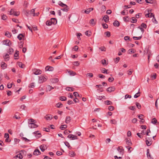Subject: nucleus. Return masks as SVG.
<instances>
[{"label":"nucleus","mask_w":159,"mask_h":159,"mask_svg":"<svg viewBox=\"0 0 159 159\" xmlns=\"http://www.w3.org/2000/svg\"><path fill=\"white\" fill-rule=\"evenodd\" d=\"M146 143L148 146H150L152 143L151 138H146Z\"/></svg>","instance_id":"1"},{"label":"nucleus","mask_w":159,"mask_h":159,"mask_svg":"<svg viewBox=\"0 0 159 159\" xmlns=\"http://www.w3.org/2000/svg\"><path fill=\"white\" fill-rule=\"evenodd\" d=\"M47 80V78L41 75L39 77V83H41L44 82L46 81Z\"/></svg>","instance_id":"2"},{"label":"nucleus","mask_w":159,"mask_h":159,"mask_svg":"<svg viewBox=\"0 0 159 159\" xmlns=\"http://www.w3.org/2000/svg\"><path fill=\"white\" fill-rule=\"evenodd\" d=\"M93 8H90L87 9V10H83L81 11V12L83 13H86L87 14H89L90 11L93 10Z\"/></svg>","instance_id":"3"},{"label":"nucleus","mask_w":159,"mask_h":159,"mask_svg":"<svg viewBox=\"0 0 159 159\" xmlns=\"http://www.w3.org/2000/svg\"><path fill=\"white\" fill-rule=\"evenodd\" d=\"M22 158L23 156L21 153H19L17 155L13 157L12 159H21Z\"/></svg>","instance_id":"4"},{"label":"nucleus","mask_w":159,"mask_h":159,"mask_svg":"<svg viewBox=\"0 0 159 159\" xmlns=\"http://www.w3.org/2000/svg\"><path fill=\"white\" fill-rule=\"evenodd\" d=\"M25 37V34H20L17 36V38L20 40H24Z\"/></svg>","instance_id":"5"},{"label":"nucleus","mask_w":159,"mask_h":159,"mask_svg":"<svg viewBox=\"0 0 159 159\" xmlns=\"http://www.w3.org/2000/svg\"><path fill=\"white\" fill-rule=\"evenodd\" d=\"M29 126L30 128H36L38 127V126L33 123H30L29 124Z\"/></svg>","instance_id":"6"},{"label":"nucleus","mask_w":159,"mask_h":159,"mask_svg":"<svg viewBox=\"0 0 159 159\" xmlns=\"http://www.w3.org/2000/svg\"><path fill=\"white\" fill-rule=\"evenodd\" d=\"M41 154L40 151L38 149H35L33 152V155L36 156L38 155Z\"/></svg>","instance_id":"7"},{"label":"nucleus","mask_w":159,"mask_h":159,"mask_svg":"<svg viewBox=\"0 0 159 159\" xmlns=\"http://www.w3.org/2000/svg\"><path fill=\"white\" fill-rule=\"evenodd\" d=\"M34 73L35 75H38L41 74L42 71L39 70L35 69L34 70Z\"/></svg>","instance_id":"8"},{"label":"nucleus","mask_w":159,"mask_h":159,"mask_svg":"<svg viewBox=\"0 0 159 159\" xmlns=\"http://www.w3.org/2000/svg\"><path fill=\"white\" fill-rule=\"evenodd\" d=\"M50 20L52 25H55L57 23V19L55 18H52Z\"/></svg>","instance_id":"9"},{"label":"nucleus","mask_w":159,"mask_h":159,"mask_svg":"<svg viewBox=\"0 0 159 159\" xmlns=\"http://www.w3.org/2000/svg\"><path fill=\"white\" fill-rule=\"evenodd\" d=\"M40 148L42 152H44L47 149L46 145L43 144L40 146Z\"/></svg>","instance_id":"10"},{"label":"nucleus","mask_w":159,"mask_h":159,"mask_svg":"<svg viewBox=\"0 0 159 159\" xmlns=\"http://www.w3.org/2000/svg\"><path fill=\"white\" fill-rule=\"evenodd\" d=\"M115 90V88L114 87H109L107 89V91L109 92L114 91Z\"/></svg>","instance_id":"11"},{"label":"nucleus","mask_w":159,"mask_h":159,"mask_svg":"<svg viewBox=\"0 0 159 159\" xmlns=\"http://www.w3.org/2000/svg\"><path fill=\"white\" fill-rule=\"evenodd\" d=\"M3 43L4 44L7 45V46H9L10 41L9 40H6L2 41Z\"/></svg>","instance_id":"12"},{"label":"nucleus","mask_w":159,"mask_h":159,"mask_svg":"<svg viewBox=\"0 0 159 159\" xmlns=\"http://www.w3.org/2000/svg\"><path fill=\"white\" fill-rule=\"evenodd\" d=\"M71 120V118L70 116H67L66 118L65 122L66 124L69 123Z\"/></svg>","instance_id":"13"},{"label":"nucleus","mask_w":159,"mask_h":159,"mask_svg":"<svg viewBox=\"0 0 159 159\" xmlns=\"http://www.w3.org/2000/svg\"><path fill=\"white\" fill-rule=\"evenodd\" d=\"M145 16L148 17H153V18L154 16V15L153 13H148V14H147L145 15Z\"/></svg>","instance_id":"14"},{"label":"nucleus","mask_w":159,"mask_h":159,"mask_svg":"<svg viewBox=\"0 0 159 159\" xmlns=\"http://www.w3.org/2000/svg\"><path fill=\"white\" fill-rule=\"evenodd\" d=\"M103 19L105 22L107 23L109 21V17L107 15H106L104 16Z\"/></svg>","instance_id":"15"},{"label":"nucleus","mask_w":159,"mask_h":159,"mask_svg":"<svg viewBox=\"0 0 159 159\" xmlns=\"http://www.w3.org/2000/svg\"><path fill=\"white\" fill-rule=\"evenodd\" d=\"M44 118L47 120H50L52 119V115H46Z\"/></svg>","instance_id":"16"},{"label":"nucleus","mask_w":159,"mask_h":159,"mask_svg":"<svg viewBox=\"0 0 159 159\" xmlns=\"http://www.w3.org/2000/svg\"><path fill=\"white\" fill-rule=\"evenodd\" d=\"M45 70L46 71H52L53 70V68L52 67L47 66L45 67Z\"/></svg>","instance_id":"17"},{"label":"nucleus","mask_w":159,"mask_h":159,"mask_svg":"<svg viewBox=\"0 0 159 159\" xmlns=\"http://www.w3.org/2000/svg\"><path fill=\"white\" fill-rule=\"evenodd\" d=\"M7 66V65L4 62H2L1 63V66L3 69H5Z\"/></svg>","instance_id":"18"},{"label":"nucleus","mask_w":159,"mask_h":159,"mask_svg":"<svg viewBox=\"0 0 159 159\" xmlns=\"http://www.w3.org/2000/svg\"><path fill=\"white\" fill-rule=\"evenodd\" d=\"M114 26L116 27H118L120 25V23L117 20H116L114 21L113 23Z\"/></svg>","instance_id":"19"},{"label":"nucleus","mask_w":159,"mask_h":159,"mask_svg":"<svg viewBox=\"0 0 159 159\" xmlns=\"http://www.w3.org/2000/svg\"><path fill=\"white\" fill-rule=\"evenodd\" d=\"M63 8L61 9V10L63 11H65L66 12H67L69 10V8L67 6V7H63Z\"/></svg>","instance_id":"20"},{"label":"nucleus","mask_w":159,"mask_h":159,"mask_svg":"<svg viewBox=\"0 0 159 159\" xmlns=\"http://www.w3.org/2000/svg\"><path fill=\"white\" fill-rule=\"evenodd\" d=\"M58 5H60V6L62 7H67V5H66V4L63 3L61 1L59 2L58 3Z\"/></svg>","instance_id":"21"},{"label":"nucleus","mask_w":159,"mask_h":159,"mask_svg":"<svg viewBox=\"0 0 159 159\" xmlns=\"http://www.w3.org/2000/svg\"><path fill=\"white\" fill-rule=\"evenodd\" d=\"M69 155L70 157H73L75 156V154L74 152L71 151L69 152Z\"/></svg>","instance_id":"22"},{"label":"nucleus","mask_w":159,"mask_h":159,"mask_svg":"<svg viewBox=\"0 0 159 159\" xmlns=\"http://www.w3.org/2000/svg\"><path fill=\"white\" fill-rule=\"evenodd\" d=\"M66 89L67 91L71 92L74 91V88L69 87H66Z\"/></svg>","instance_id":"23"},{"label":"nucleus","mask_w":159,"mask_h":159,"mask_svg":"<svg viewBox=\"0 0 159 159\" xmlns=\"http://www.w3.org/2000/svg\"><path fill=\"white\" fill-rule=\"evenodd\" d=\"M89 23L90 24L94 25H95V22L94 21V19H91L89 21Z\"/></svg>","instance_id":"24"},{"label":"nucleus","mask_w":159,"mask_h":159,"mask_svg":"<svg viewBox=\"0 0 159 159\" xmlns=\"http://www.w3.org/2000/svg\"><path fill=\"white\" fill-rule=\"evenodd\" d=\"M35 9H33L31 10L30 11V15H33V16H35Z\"/></svg>","instance_id":"25"},{"label":"nucleus","mask_w":159,"mask_h":159,"mask_svg":"<svg viewBox=\"0 0 159 159\" xmlns=\"http://www.w3.org/2000/svg\"><path fill=\"white\" fill-rule=\"evenodd\" d=\"M17 63L18 64L20 68H23L24 67V65L22 64L21 62H18Z\"/></svg>","instance_id":"26"},{"label":"nucleus","mask_w":159,"mask_h":159,"mask_svg":"<svg viewBox=\"0 0 159 159\" xmlns=\"http://www.w3.org/2000/svg\"><path fill=\"white\" fill-rule=\"evenodd\" d=\"M107 105H111L112 104V103L111 102L107 100L104 102Z\"/></svg>","instance_id":"27"},{"label":"nucleus","mask_w":159,"mask_h":159,"mask_svg":"<svg viewBox=\"0 0 159 159\" xmlns=\"http://www.w3.org/2000/svg\"><path fill=\"white\" fill-rule=\"evenodd\" d=\"M5 35L9 38H10L11 36V34L9 32H7L5 34Z\"/></svg>","instance_id":"28"},{"label":"nucleus","mask_w":159,"mask_h":159,"mask_svg":"<svg viewBox=\"0 0 159 159\" xmlns=\"http://www.w3.org/2000/svg\"><path fill=\"white\" fill-rule=\"evenodd\" d=\"M58 81V79L57 78L53 79L51 80V82L52 83H55L57 82Z\"/></svg>","instance_id":"29"},{"label":"nucleus","mask_w":159,"mask_h":159,"mask_svg":"<svg viewBox=\"0 0 159 159\" xmlns=\"http://www.w3.org/2000/svg\"><path fill=\"white\" fill-rule=\"evenodd\" d=\"M46 25L48 26H50L52 25V23H51V21L50 20H48L46 22Z\"/></svg>","instance_id":"30"},{"label":"nucleus","mask_w":159,"mask_h":159,"mask_svg":"<svg viewBox=\"0 0 159 159\" xmlns=\"http://www.w3.org/2000/svg\"><path fill=\"white\" fill-rule=\"evenodd\" d=\"M147 155L148 157L150 159L152 158V157L151 156L150 154L149 153V150L148 149H147Z\"/></svg>","instance_id":"31"},{"label":"nucleus","mask_w":159,"mask_h":159,"mask_svg":"<svg viewBox=\"0 0 159 159\" xmlns=\"http://www.w3.org/2000/svg\"><path fill=\"white\" fill-rule=\"evenodd\" d=\"M142 37V36H139V37L134 36L133 37V38L134 40H138L141 39Z\"/></svg>","instance_id":"32"},{"label":"nucleus","mask_w":159,"mask_h":159,"mask_svg":"<svg viewBox=\"0 0 159 159\" xmlns=\"http://www.w3.org/2000/svg\"><path fill=\"white\" fill-rule=\"evenodd\" d=\"M85 34L88 36H90L91 35V32L89 31H86L85 32Z\"/></svg>","instance_id":"33"},{"label":"nucleus","mask_w":159,"mask_h":159,"mask_svg":"<svg viewBox=\"0 0 159 159\" xmlns=\"http://www.w3.org/2000/svg\"><path fill=\"white\" fill-rule=\"evenodd\" d=\"M135 52V50L133 49H130L128 51V52L129 54H131L132 53H134Z\"/></svg>","instance_id":"34"},{"label":"nucleus","mask_w":159,"mask_h":159,"mask_svg":"<svg viewBox=\"0 0 159 159\" xmlns=\"http://www.w3.org/2000/svg\"><path fill=\"white\" fill-rule=\"evenodd\" d=\"M67 126L66 125H62L61 126L60 129L61 130H64L65 129H66L67 128Z\"/></svg>","instance_id":"35"},{"label":"nucleus","mask_w":159,"mask_h":159,"mask_svg":"<svg viewBox=\"0 0 159 159\" xmlns=\"http://www.w3.org/2000/svg\"><path fill=\"white\" fill-rule=\"evenodd\" d=\"M140 93L139 91L138 93L135 94L134 96V97L135 98H137L140 95Z\"/></svg>","instance_id":"36"},{"label":"nucleus","mask_w":159,"mask_h":159,"mask_svg":"<svg viewBox=\"0 0 159 159\" xmlns=\"http://www.w3.org/2000/svg\"><path fill=\"white\" fill-rule=\"evenodd\" d=\"M24 44V42H23L20 41L19 43V47L20 48H21L23 47V45Z\"/></svg>","instance_id":"37"},{"label":"nucleus","mask_w":159,"mask_h":159,"mask_svg":"<svg viewBox=\"0 0 159 159\" xmlns=\"http://www.w3.org/2000/svg\"><path fill=\"white\" fill-rule=\"evenodd\" d=\"M60 99L62 101H65L66 100V98L65 96H61L60 97Z\"/></svg>","instance_id":"38"},{"label":"nucleus","mask_w":159,"mask_h":159,"mask_svg":"<svg viewBox=\"0 0 159 159\" xmlns=\"http://www.w3.org/2000/svg\"><path fill=\"white\" fill-rule=\"evenodd\" d=\"M102 98L104 99H106L105 97L104 96H99L97 98L98 99L100 100H102Z\"/></svg>","instance_id":"39"},{"label":"nucleus","mask_w":159,"mask_h":159,"mask_svg":"<svg viewBox=\"0 0 159 159\" xmlns=\"http://www.w3.org/2000/svg\"><path fill=\"white\" fill-rule=\"evenodd\" d=\"M131 19L132 21H131V22L132 23H136L137 21V20L136 18H135L134 17H132L131 18Z\"/></svg>","instance_id":"40"},{"label":"nucleus","mask_w":159,"mask_h":159,"mask_svg":"<svg viewBox=\"0 0 159 159\" xmlns=\"http://www.w3.org/2000/svg\"><path fill=\"white\" fill-rule=\"evenodd\" d=\"M117 150L120 153H122V152L123 153V150L122 149V147H119L117 149Z\"/></svg>","instance_id":"41"},{"label":"nucleus","mask_w":159,"mask_h":159,"mask_svg":"<svg viewBox=\"0 0 159 159\" xmlns=\"http://www.w3.org/2000/svg\"><path fill=\"white\" fill-rule=\"evenodd\" d=\"M101 62L103 65H107L106 63V60L105 59H103L101 61Z\"/></svg>","instance_id":"42"},{"label":"nucleus","mask_w":159,"mask_h":159,"mask_svg":"<svg viewBox=\"0 0 159 159\" xmlns=\"http://www.w3.org/2000/svg\"><path fill=\"white\" fill-rule=\"evenodd\" d=\"M107 70H106L105 68H102V72L103 73L107 74Z\"/></svg>","instance_id":"43"},{"label":"nucleus","mask_w":159,"mask_h":159,"mask_svg":"<svg viewBox=\"0 0 159 159\" xmlns=\"http://www.w3.org/2000/svg\"><path fill=\"white\" fill-rule=\"evenodd\" d=\"M140 26L142 28L143 27L145 29H146L147 27L146 25L145 24L143 23L141 24Z\"/></svg>","instance_id":"44"},{"label":"nucleus","mask_w":159,"mask_h":159,"mask_svg":"<svg viewBox=\"0 0 159 159\" xmlns=\"http://www.w3.org/2000/svg\"><path fill=\"white\" fill-rule=\"evenodd\" d=\"M105 34H106V35L107 37H110L111 36V33L109 31H107L105 33Z\"/></svg>","instance_id":"45"},{"label":"nucleus","mask_w":159,"mask_h":159,"mask_svg":"<svg viewBox=\"0 0 159 159\" xmlns=\"http://www.w3.org/2000/svg\"><path fill=\"white\" fill-rule=\"evenodd\" d=\"M157 122V120L155 118H153L151 122L153 124H155Z\"/></svg>","instance_id":"46"},{"label":"nucleus","mask_w":159,"mask_h":159,"mask_svg":"<svg viewBox=\"0 0 159 159\" xmlns=\"http://www.w3.org/2000/svg\"><path fill=\"white\" fill-rule=\"evenodd\" d=\"M7 18V16L6 15L3 14L2 16V19L4 20H6Z\"/></svg>","instance_id":"47"},{"label":"nucleus","mask_w":159,"mask_h":159,"mask_svg":"<svg viewBox=\"0 0 159 159\" xmlns=\"http://www.w3.org/2000/svg\"><path fill=\"white\" fill-rule=\"evenodd\" d=\"M73 64L74 66H78L80 64L78 61H74L73 62Z\"/></svg>","instance_id":"48"},{"label":"nucleus","mask_w":159,"mask_h":159,"mask_svg":"<svg viewBox=\"0 0 159 159\" xmlns=\"http://www.w3.org/2000/svg\"><path fill=\"white\" fill-rule=\"evenodd\" d=\"M102 26L103 28L104 29H107L108 28V26L107 24H102Z\"/></svg>","instance_id":"49"},{"label":"nucleus","mask_w":159,"mask_h":159,"mask_svg":"<svg viewBox=\"0 0 159 159\" xmlns=\"http://www.w3.org/2000/svg\"><path fill=\"white\" fill-rule=\"evenodd\" d=\"M136 105L138 108L139 109H140L141 106L140 104L138 102L136 103Z\"/></svg>","instance_id":"50"},{"label":"nucleus","mask_w":159,"mask_h":159,"mask_svg":"<svg viewBox=\"0 0 159 159\" xmlns=\"http://www.w3.org/2000/svg\"><path fill=\"white\" fill-rule=\"evenodd\" d=\"M152 22L155 24H157L158 23L157 21L155 18V17H154L152 19Z\"/></svg>","instance_id":"51"},{"label":"nucleus","mask_w":159,"mask_h":159,"mask_svg":"<svg viewBox=\"0 0 159 159\" xmlns=\"http://www.w3.org/2000/svg\"><path fill=\"white\" fill-rule=\"evenodd\" d=\"M20 14V12L19 11H14V13L13 14L14 16H18Z\"/></svg>","instance_id":"52"},{"label":"nucleus","mask_w":159,"mask_h":159,"mask_svg":"<svg viewBox=\"0 0 159 159\" xmlns=\"http://www.w3.org/2000/svg\"><path fill=\"white\" fill-rule=\"evenodd\" d=\"M68 72L69 73V74L71 75H74L76 74V73L73 71H69Z\"/></svg>","instance_id":"53"},{"label":"nucleus","mask_w":159,"mask_h":159,"mask_svg":"<svg viewBox=\"0 0 159 159\" xmlns=\"http://www.w3.org/2000/svg\"><path fill=\"white\" fill-rule=\"evenodd\" d=\"M114 109V107H113V106H109V107H108V109L110 111H112Z\"/></svg>","instance_id":"54"},{"label":"nucleus","mask_w":159,"mask_h":159,"mask_svg":"<svg viewBox=\"0 0 159 159\" xmlns=\"http://www.w3.org/2000/svg\"><path fill=\"white\" fill-rule=\"evenodd\" d=\"M102 51H105L106 48L104 47H101L99 48Z\"/></svg>","instance_id":"55"},{"label":"nucleus","mask_w":159,"mask_h":159,"mask_svg":"<svg viewBox=\"0 0 159 159\" xmlns=\"http://www.w3.org/2000/svg\"><path fill=\"white\" fill-rule=\"evenodd\" d=\"M56 107H57L59 108L61 107V106L62 105V104L60 102H59L56 104Z\"/></svg>","instance_id":"56"},{"label":"nucleus","mask_w":159,"mask_h":159,"mask_svg":"<svg viewBox=\"0 0 159 159\" xmlns=\"http://www.w3.org/2000/svg\"><path fill=\"white\" fill-rule=\"evenodd\" d=\"M10 15H13L14 13V10L13 9H11V10L9 11Z\"/></svg>","instance_id":"57"},{"label":"nucleus","mask_w":159,"mask_h":159,"mask_svg":"<svg viewBox=\"0 0 159 159\" xmlns=\"http://www.w3.org/2000/svg\"><path fill=\"white\" fill-rule=\"evenodd\" d=\"M143 115H142V114H140V115H139L138 117L140 120H143Z\"/></svg>","instance_id":"58"},{"label":"nucleus","mask_w":159,"mask_h":159,"mask_svg":"<svg viewBox=\"0 0 159 159\" xmlns=\"http://www.w3.org/2000/svg\"><path fill=\"white\" fill-rule=\"evenodd\" d=\"M110 122L111 124H116V121L115 120H111L110 121Z\"/></svg>","instance_id":"59"},{"label":"nucleus","mask_w":159,"mask_h":159,"mask_svg":"<svg viewBox=\"0 0 159 159\" xmlns=\"http://www.w3.org/2000/svg\"><path fill=\"white\" fill-rule=\"evenodd\" d=\"M87 76H89L90 77H92L93 76V75L91 73H88L87 74Z\"/></svg>","instance_id":"60"},{"label":"nucleus","mask_w":159,"mask_h":159,"mask_svg":"<svg viewBox=\"0 0 159 159\" xmlns=\"http://www.w3.org/2000/svg\"><path fill=\"white\" fill-rule=\"evenodd\" d=\"M126 143L129 146L131 145L132 144V143L131 142V141L129 139L128 140V139H127L126 141Z\"/></svg>","instance_id":"61"},{"label":"nucleus","mask_w":159,"mask_h":159,"mask_svg":"<svg viewBox=\"0 0 159 159\" xmlns=\"http://www.w3.org/2000/svg\"><path fill=\"white\" fill-rule=\"evenodd\" d=\"M102 10L103 11H105L106 10V7L104 5H102L101 7Z\"/></svg>","instance_id":"62"},{"label":"nucleus","mask_w":159,"mask_h":159,"mask_svg":"<svg viewBox=\"0 0 159 159\" xmlns=\"http://www.w3.org/2000/svg\"><path fill=\"white\" fill-rule=\"evenodd\" d=\"M12 20L13 22L16 23H19V22L18 20L16 19L12 18Z\"/></svg>","instance_id":"63"},{"label":"nucleus","mask_w":159,"mask_h":159,"mask_svg":"<svg viewBox=\"0 0 159 159\" xmlns=\"http://www.w3.org/2000/svg\"><path fill=\"white\" fill-rule=\"evenodd\" d=\"M19 54V51H16V53L14 55V56L15 57H18Z\"/></svg>","instance_id":"64"}]
</instances>
